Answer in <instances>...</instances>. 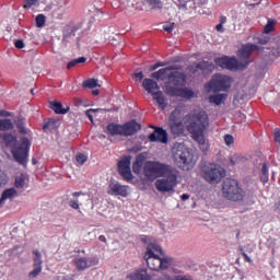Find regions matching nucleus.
Wrapping results in <instances>:
<instances>
[{"label": "nucleus", "instance_id": "0e129e2a", "mask_svg": "<svg viewBox=\"0 0 280 280\" xmlns=\"http://www.w3.org/2000/svg\"><path fill=\"white\" fill-rule=\"evenodd\" d=\"M33 163L36 164V160L33 159Z\"/></svg>", "mask_w": 280, "mask_h": 280}, {"label": "nucleus", "instance_id": "8fccbe9b", "mask_svg": "<svg viewBox=\"0 0 280 280\" xmlns=\"http://www.w3.org/2000/svg\"><path fill=\"white\" fill-rule=\"evenodd\" d=\"M217 32H224V24H218L215 27Z\"/></svg>", "mask_w": 280, "mask_h": 280}, {"label": "nucleus", "instance_id": "c03bdc74", "mask_svg": "<svg viewBox=\"0 0 280 280\" xmlns=\"http://www.w3.org/2000/svg\"><path fill=\"white\" fill-rule=\"evenodd\" d=\"M16 49H23V47H25V43L22 39H18L14 43Z\"/></svg>", "mask_w": 280, "mask_h": 280}, {"label": "nucleus", "instance_id": "4be33fe9", "mask_svg": "<svg viewBox=\"0 0 280 280\" xmlns=\"http://www.w3.org/2000/svg\"><path fill=\"white\" fill-rule=\"evenodd\" d=\"M12 198H16V189L14 188L5 189L2 192V196L0 198V207H3V205L5 203V200H12Z\"/></svg>", "mask_w": 280, "mask_h": 280}, {"label": "nucleus", "instance_id": "2eb2a0df", "mask_svg": "<svg viewBox=\"0 0 280 280\" xmlns=\"http://www.w3.org/2000/svg\"><path fill=\"white\" fill-rule=\"evenodd\" d=\"M100 264V259L97 257H78L74 259L75 268L79 270H86V268H93V266H97Z\"/></svg>", "mask_w": 280, "mask_h": 280}, {"label": "nucleus", "instance_id": "cd10ccee", "mask_svg": "<svg viewBox=\"0 0 280 280\" xmlns=\"http://www.w3.org/2000/svg\"><path fill=\"white\" fill-rule=\"evenodd\" d=\"M59 127L60 120L50 118L47 122H45L44 130H57Z\"/></svg>", "mask_w": 280, "mask_h": 280}, {"label": "nucleus", "instance_id": "f257e3e1", "mask_svg": "<svg viewBox=\"0 0 280 280\" xmlns=\"http://www.w3.org/2000/svg\"><path fill=\"white\" fill-rule=\"evenodd\" d=\"M151 78L164 82L165 93L171 97H182L183 100H192V97H196L194 90L180 88L187 84V75L174 66L162 68L153 72Z\"/></svg>", "mask_w": 280, "mask_h": 280}, {"label": "nucleus", "instance_id": "6ab92c4d", "mask_svg": "<svg viewBox=\"0 0 280 280\" xmlns=\"http://www.w3.org/2000/svg\"><path fill=\"white\" fill-rule=\"evenodd\" d=\"M142 85L144 91H147V93H149L150 95H154V93H156L154 91H159V89H161L159 86V83L153 79H143Z\"/></svg>", "mask_w": 280, "mask_h": 280}, {"label": "nucleus", "instance_id": "4d7b16f0", "mask_svg": "<svg viewBox=\"0 0 280 280\" xmlns=\"http://www.w3.org/2000/svg\"><path fill=\"white\" fill-rule=\"evenodd\" d=\"M182 200H189V195L187 194L182 195Z\"/></svg>", "mask_w": 280, "mask_h": 280}, {"label": "nucleus", "instance_id": "bf43d9fd", "mask_svg": "<svg viewBox=\"0 0 280 280\" xmlns=\"http://www.w3.org/2000/svg\"><path fill=\"white\" fill-rule=\"evenodd\" d=\"M93 95H100V91H97V90H93Z\"/></svg>", "mask_w": 280, "mask_h": 280}, {"label": "nucleus", "instance_id": "393cba45", "mask_svg": "<svg viewBox=\"0 0 280 280\" xmlns=\"http://www.w3.org/2000/svg\"><path fill=\"white\" fill-rule=\"evenodd\" d=\"M197 69H200L202 73H212V71L215 69V65L209 61H201L197 65Z\"/></svg>", "mask_w": 280, "mask_h": 280}, {"label": "nucleus", "instance_id": "58836bf2", "mask_svg": "<svg viewBox=\"0 0 280 280\" xmlns=\"http://www.w3.org/2000/svg\"><path fill=\"white\" fill-rule=\"evenodd\" d=\"M5 183H8V175H5V172L0 170V187L5 185Z\"/></svg>", "mask_w": 280, "mask_h": 280}, {"label": "nucleus", "instance_id": "13d9d810", "mask_svg": "<svg viewBox=\"0 0 280 280\" xmlns=\"http://www.w3.org/2000/svg\"><path fill=\"white\" fill-rule=\"evenodd\" d=\"M276 211H277V213H279V215H280V202L276 206Z\"/></svg>", "mask_w": 280, "mask_h": 280}, {"label": "nucleus", "instance_id": "c756f323", "mask_svg": "<svg viewBox=\"0 0 280 280\" xmlns=\"http://www.w3.org/2000/svg\"><path fill=\"white\" fill-rule=\"evenodd\" d=\"M83 89H96L100 86L97 79H88L82 83Z\"/></svg>", "mask_w": 280, "mask_h": 280}, {"label": "nucleus", "instance_id": "473e14b6", "mask_svg": "<svg viewBox=\"0 0 280 280\" xmlns=\"http://www.w3.org/2000/svg\"><path fill=\"white\" fill-rule=\"evenodd\" d=\"M84 62H86V58L80 57L78 59H74V60L68 62L67 69H73V67H75V65H82Z\"/></svg>", "mask_w": 280, "mask_h": 280}, {"label": "nucleus", "instance_id": "dca6fc26", "mask_svg": "<svg viewBox=\"0 0 280 280\" xmlns=\"http://www.w3.org/2000/svg\"><path fill=\"white\" fill-rule=\"evenodd\" d=\"M118 172L125 180H132V172L130 171V158H122L118 162Z\"/></svg>", "mask_w": 280, "mask_h": 280}, {"label": "nucleus", "instance_id": "20e7f679", "mask_svg": "<svg viewBox=\"0 0 280 280\" xmlns=\"http://www.w3.org/2000/svg\"><path fill=\"white\" fill-rule=\"evenodd\" d=\"M16 138L12 136V133H5L3 136V144L7 148H12L11 154L13 155V159L20 165H27V159L30 156V147L32 143L30 142V139L27 138H22V142L19 147H16Z\"/></svg>", "mask_w": 280, "mask_h": 280}, {"label": "nucleus", "instance_id": "c85d7f7f", "mask_svg": "<svg viewBox=\"0 0 280 280\" xmlns=\"http://www.w3.org/2000/svg\"><path fill=\"white\" fill-rule=\"evenodd\" d=\"M224 100H226V94H214L209 97L210 103L217 106H220Z\"/></svg>", "mask_w": 280, "mask_h": 280}, {"label": "nucleus", "instance_id": "f8f14e48", "mask_svg": "<svg viewBox=\"0 0 280 280\" xmlns=\"http://www.w3.org/2000/svg\"><path fill=\"white\" fill-rule=\"evenodd\" d=\"M231 78L224 74H214L210 82L206 84L208 93H219L220 91H229L231 89Z\"/></svg>", "mask_w": 280, "mask_h": 280}, {"label": "nucleus", "instance_id": "338daca9", "mask_svg": "<svg viewBox=\"0 0 280 280\" xmlns=\"http://www.w3.org/2000/svg\"><path fill=\"white\" fill-rule=\"evenodd\" d=\"M5 115H7V116H10V114H8V113H7Z\"/></svg>", "mask_w": 280, "mask_h": 280}, {"label": "nucleus", "instance_id": "a19ab883", "mask_svg": "<svg viewBox=\"0 0 280 280\" xmlns=\"http://www.w3.org/2000/svg\"><path fill=\"white\" fill-rule=\"evenodd\" d=\"M69 207H71V209L78 210L80 209V202L78 200H70Z\"/></svg>", "mask_w": 280, "mask_h": 280}, {"label": "nucleus", "instance_id": "6e6d98bb", "mask_svg": "<svg viewBox=\"0 0 280 280\" xmlns=\"http://www.w3.org/2000/svg\"><path fill=\"white\" fill-rule=\"evenodd\" d=\"M98 240H100V242H103L104 244H106V236L105 235H100Z\"/></svg>", "mask_w": 280, "mask_h": 280}, {"label": "nucleus", "instance_id": "69168bd1", "mask_svg": "<svg viewBox=\"0 0 280 280\" xmlns=\"http://www.w3.org/2000/svg\"><path fill=\"white\" fill-rule=\"evenodd\" d=\"M103 139H106V136H103Z\"/></svg>", "mask_w": 280, "mask_h": 280}, {"label": "nucleus", "instance_id": "a18cd8bd", "mask_svg": "<svg viewBox=\"0 0 280 280\" xmlns=\"http://www.w3.org/2000/svg\"><path fill=\"white\" fill-rule=\"evenodd\" d=\"M276 143L280 144V129H276L273 132Z\"/></svg>", "mask_w": 280, "mask_h": 280}, {"label": "nucleus", "instance_id": "052dcab7", "mask_svg": "<svg viewBox=\"0 0 280 280\" xmlns=\"http://www.w3.org/2000/svg\"><path fill=\"white\" fill-rule=\"evenodd\" d=\"M63 40H69V36H68V35H65V36H63Z\"/></svg>", "mask_w": 280, "mask_h": 280}, {"label": "nucleus", "instance_id": "ea45409f", "mask_svg": "<svg viewBox=\"0 0 280 280\" xmlns=\"http://www.w3.org/2000/svg\"><path fill=\"white\" fill-rule=\"evenodd\" d=\"M86 155L82 153L77 155V162L79 163V165H84V163H86Z\"/></svg>", "mask_w": 280, "mask_h": 280}, {"label": "nucleus", "instance_id": "9b49d317", "mask_svg": "<svg viewBox=\"0 0 280 280\" xmlns=\"http://www.w3.org/2000/svg\"><path fill=\"white\" fill-rule=\"evenodd\" d=\"M162 177L163 178H160L155 182V188L161 194H172L176 185H178V175L176 174V171L172 168Z\"/></svg>", "mask_w": 280, "mask_h": 280}, {"label": "nucleus", "instance_id": "79ce46f5", "mask_svg": "<svg viewBox=\"0 0 280 280\" xmlns=\"http://www.w3.org/2000/svg\"><path fill=\"white\" fill-rule=\"evenodd\" d=\"M174 26H175V24L174 23H166V24H164V26H163V30L165 31V32H173L174 31Z\"/></svg>", "mask_w": 280, "mask_h": 280}, {"label": "nucleus", "instance_id": "4468645a", "mask_svg": "<svg viewBox=\"0 0 280 280\" xmlns=\"http://www.w3.org/2000/svg\"><path fill=\"white\" fill-rule=\"evenodd\" d=\"M33 267L34 269L28 273L30 279H36L43 272V254L40 250H33Z\"/></svg>", "mask_w": 280, "mask_h": 280}, {"label": "nucleus", "instance_id": "39448f33", "mask_svg": "<svg viewBox=\"0 0 280 280\" xmlns=\"http://www.w3.org/2000/svg\"><path fill=\"white\" fill-rule=\"evenodd\" d=\"M171 154L177 167L185 172L194 170V166L196 165L194 153H191L184 143H175L171 150Z\"/></svg>", "mask_w": 280, "mask_h": 280}, {"label": "nucleus", "instance_id": "f3484780", "mask_svg": "<svg viewBox=\"0 0 280 280\" xmlns=\"http://www.w3.org/2000/svg\"><path fill=\"white\" fill-rule=\"evenodd\" d=\"M151 143H167V131L161 127H155L154 131L149 136Z\"/></svg>", "mask_w": 280, "mask_h": 280}, {"label": "nucleus", "instance_id": "5fc2aeb1", "mask_svg": "<svg viewBox=\"0 0 280 280\" xmlns=\"http://www.w3.org/2000/svg\"><path fill=\"white\" fill-rule=\"evenodd\" d=\"M226 23V16H221L220 18V24L224 25Z\"/></svg>", "mask_w": 280, "mask_h": 280}, {"label": "nucleus", "instance_id": "aec40b11", "mask_svg": "<svg viewBox=\"0 0 280 280\" xmlns=\"http://www.w3.org/2000/svg\"><path fill=\"white\" fill-rule=\"evenodd\" d=\"M50 108L56 113V115H67L70 110L69 105L66 107L62 106V103L58 101L50 102Z\"/></svg>", "mask_w": 280, "mask_h": 280}, {"label": "nucleus", "instance_id": "1a4fd4ad", "mask_svg": "<svg viewBox=\"0 0 280 280\" xmlns=\"http://www.w3.org/2000/svg\"><path fill=\"white\" fill-rule=\"evenodd\" d=\"M201 176L206 183L218 185L226 176V171L220 164L210 163L202 167Z\"/></svg>", "mask_w": 280, "mask_h": 280}, {"label": "nucleus", "instance_id": "2f4dec72", "mask_svg": "<svg viewBox=\"0 0 280 280\" xmlns=\"http://www.w3.org/2000/svg\"><path fill=\"white\" fill-rule=\"evenodd\" d=\"M141 167H143V161H141V156H138L136 162L133 163L132 171L135 172V174H140Z\"/></svg>", "mask_w": 280, "mask_h": 280}, {"label": "nucleus", "instance_id": "7ed1b4c3", "mask_svg": "<svg viewBox=\"0 0 280 280\" xmlns=\"http://www.w3.org/2000/svg\"><path fill=\"white\" fill-rule=\"evenodd\" d=\"M255 49H257V45L247 44L238 50L240 61L235 58L221 57L215 58L214 62L218 67H221V69H229L230 71L234 69H246V67L250 65L248 58H250V54H253Z\"/></svg>", "mask_w": 280, "mask_h": 280}, {"label": "nucleus", "instance_id": "f03ea898", "mask_svg": "<svg viewBox=\"0 0 280 280\" xmlns=\"http://www.w3.org/2000/svg\"><path fill=\"white\" fill-rule=\"evenodd\" d=\"M186 128L194 141L198 143L203 154L209 152V140L206 132L209 130V115L205 110L195 109L185 116Z\"/></svg>", "mask_w": 280, "mask_h": 280}, {"label": "nucleus", "instance_id": "9d476101", "mask_svg": "<svg viewBox=\"0 0 280 280\" xmlns=\"http://www.w3.org/2000/svg\"><path fill=\"white\" fill-rule=\"evenodd\" d=\"M171 170H173L172 166L167 164L149 161L144 165V176L148 180H156V178H162Z\"/></svg>", "mask_w": 280, "mask_h": 280}, {"label": "nucleus", "instance_id": "bb28decb", "mask_svg": "<svg viewBox=\"0 0 280 280\" xmlns=\"http://www.w3.org/2000/svg\"><path fill=\"white\" fill-rule=\"evenodd\" d=\"M13 128H14V122H12V119L10 118L0 119V130L5 132L8 130H12Z\"/></svg>", "mask_w": 280, "mask_h": 280}, {"label": "nucleus", "instance_id": "3c124183", "mask_svg": "<svg viewBox=\"0 0 280 280\" xmlns=\"http://www.w3.org/2000/svg\"><path fill=\"white\" fill-rule=\"evenodd\" d=\"M135 75L138 78V80H143V72H137Z\"/></svg>", "mask_w": 280, "mask_h": 280}, {"label": "nucleus", "instance_id": "7c9ffc66", "mask_svg": "<svg viewBox=\"0 0 280 280\" xmlns=\"http://www.w3.org/2000/svg\"><path fill=\"white\" fill-rule=\"evenodd\" d=\"M242 159H244L240 153L231 154L229 158L230 165H237L238 163H242Z\"/></svg>", "mask_w": 280, "mask_h": 280}, {"label": "nucleus", "instance_id": "49530a36", "mask_svg": "<svg viewBox=\"0 0 280 280\" xmlns=\"http://www.w3.org/2000/svg\"><path fill=\"white\" fill-rule=\"evenodd\" d=\"M162 280H178V276L164 275Z\"/></svg>", "mask_w": 280, "mask_h": 280}, {"label": "nucleus", "instance_id": "ddd939ff", "mask_svg": "<svg viewBox=\"0 0 280 280\" xmlns=\"http://www.w3.org/2000/svg\"><path fill=\"white\" fill-rule=\"evenodd\" d=\"M168 124L172 135H183L185 125H183V112L180 107H176L175 110L171 113Z\"/></svg>", "mask_w": 280, "mask_h": 280}, {"label": "nucleus", "instance_id": "864d4df0", "mask_svg": "<svg viewBox=\"0 0 280 280\" xmlns=\"http://www.w3.org/2000/svg\"><path fill=\"white\" fill-rule=\"evenodd\" d=\"M72 196L74 198H78V196H84V194L82 191H75V192L72 194Z\"/></svg>", "mask_w": 280, "mask_h": 280}, {"label": "nucleus", "instance_id": "b1692460", "mask_svg": "<svg viewBox=\"0 0 280 280\" xmlns=\"http://www.w3.org/2000/svg\"><path fill=\"white\" fill-rule=\"evenodd\" d=\"M27 183H28V179H27V175L25 174H21L15 177V187L21 191H23L27 187Z\"/></svg>", "mask_w": 280, "mask_h": 280}, {"label": "nucleus", "instance_id": "72a5a7b5", "mask_svg": "<svg viewBox=\"0 0 280 280\" xmlns=\"http://www.w3.org/2000/svg\"><path fill=\"white\" fill-rule=\"evenodd\" d=\"M100 112H102V109L100 108H96V109L90 108L85 110V115L90 119V121L93 124V117H95V114Z\"/></svg>", "mask_w": 280, "mask_h": 280}, {"label": "nucleus", "instance_id": "09e8293b", "mask_svg": "<svg viewBox=\"0 0 280 280\" xmlns=\"http://www.w3.org/2000/svg\"><path fill=\"white\" fill-rule=\"evenodd\" d=\"M243 257L245 261H247L248 264H253V259H250V257L248 256V254H246V252H243Z\"/></svg>", "mask_w": 280, "mask_h": 280}, {"label": "nucleus", "instance_id": "4c0bfd02", "mask_svg": "<svg viewBox=\"0 0 280 280\" xmlns=\"http://www.w3.org/2000/svg\"><path fill=\"white\" fill-rule=\"evenodd\" d=\"M234 142H235V139L233 138V136L231 135L224 136V143L225 145H228V148H231V145H233Z\"/></svg>", "mask_w": 280, "mask_h": 280}, {"label": "nucleus", "instance_id": "e2e57ef3", "mask_svg": "<svg viewBox=\"0 0 280 280\" xmlns=\"http://www.w3.org/2000/svg\"><path fill=\"white\" fill-rule=\"evenodd\" d=\"M71 36L75 37V33L72 32Z\"/></svg>", "mask_w": 280, "mask_h": 280}, {"label": "nucleus", "instance_id": "5701e85b", "mask_svg": "<svg viewBox=\"0 0 280 280\" xmlns=\"http://www.w3.org/2000/svg\"><path fill=\"white\" fill-rule=\"evenodd\" d=\"M153 100L159 104L160 108L165 109L167 108V101L165 100V95L163 92L158 91L152 94Z\"/></svg>", "mask_w": 280, "mask_h": 280}, {"label": "nucleus", "instance_id": "de8ad7c7", "mask_svg": "<svg viewBox=\"0 0 280 280\" xmlns=\"http://www.w3.org/2000/svg\"><path fill=\"white\" fill-rule=\"evenodd\" d=\"M159 67H165V65L161 63V62H158V63H155L151 67V71H156V69H159Z\"/></svg>", "mask_w": 280, "mask_h": 280}, {"label": "nucleus", "instance_id": "412c9836", "mask_svg": "<svg viewBox=\"0 0 280 280\" xmlns=\"http://www.w3.org/2000/svg\"><path fill=\"white\" fill-rule=\"evenodd\" d=\"M128 280H150L145 269L137 270L127 276Z\"/></svg>", "mask_w": 280, "mask_h": 280}, {"label": "nucleus", "instance_id": "680f3d73", "mask_svg": "<svg viewBox=\"0 0 280 280\" xmlns=\"http://www.w3.org/2000/svg\"><path fill=\"white\" fill-rule=\"evenodd\" d=\"M240 250H241V255H243L244 252V247H240Z\"/></svg>", "mask_w": 280, "mask_h": 280}, {"label": "nucleus", "instance_id": "603ef678", "mask_svg": "<svg viewBox=\"0 0 280 280\" xmlns=\"http://www.w3.org/2000/svg\"><path fill=\"white\" fill-rule=\"evenodd\" d=\"M18 129L20 130V132H23V133L26 132L25 127H23V125H21V124H18Z\"/></svg>", "mask_w": 280, "mask_h": 280}, {"label": "nucleus", "instance_id": "0eeeda50", "mask_svg": "<svg viewBox=\"0 0 280 280\" xmlns=\"http://www.w3.org/2000/svg\"><path fill=\"white\" fill-rule=\"evenodd\" d=\"M139 130H141V125L136 120H130L124 125L112 122L106 127V131L112 137H132Z\"/></svg>", "mask_w": 280, "mask_h": 280}, {"label": "nucleus", "instance_id": "e433bc0d", "mask_svg": "<svg viewBox=\"0 0 280 280\" xmlns=\"http://www.w3.org/2000/svg\"><path fill=\"white\" fill-rule=\"evenodd\" d=\"M275 30V21L268 20L267 25L265 26V34H270Z\"/></svg>", "mask_w": 280, "mask_h": 280}, {"label": "nucleus", "instance_id": "a211bd4d", "mask_svg": "<svg viewBox=\"0 0 280 280\" xmlns=\"http://www.w3.org/2000/svg\"><path fill=\"white\" fill-rule=\"evenodd\" d=\"M109 196H122L126 198L128 196V186H124L117 182L109 184Z\"/></svg>", "mask_w": 280, "mask_h": 280}, {"label": "nucleus", "instance_id": "f704fd0d", "mask_svg": "<svg viewBox=\"0 0 280 280\" xmlns=\"http://www.w3.org/2000/svg\"><path fill=\"white\" fill-rule=\"evenodd\" d=\"M260 179L262 183H268V165L262 164Z\"/></svg>", "mask_w": 280, "mask_h": 280}, {"label": "nucleus", "instance_id": "a878e982", "mask_svg": "<svg viewBox=\"0 0 280 280\" xmlns=\"http://www.w3.org/2000/svg\"><path fill=\"white\" fill-rule=\"evenodd\" d=\"M143 5L149 8V10H161V8H163V2H161V0H145Z\"/></svg>", "mask_w": 280, "mask_h": 280}, {"label": "nucleus", "instance_id": "c9c22d12", "mask_svg": "<svg viewBox=\"0 0 280 280\" xmlns=\"http://www.w3.org/2000/svg\"><path fill=\"white\" fill-rule=\"evenodd\" d=\"M36 21V26L37 27H44L45 26V15L38 14L35 19Z\"/></svg>", "mask_w": 280, "mask_h": 280}, {"label": "nucleus", "instance_id": "6e6552de", "mask_svg": "<svg viewBox=\"0 0 280 280\" xmlns=\"http://www.w3.org/2000/svg\"><path fill=\"white\" fill-rule=\"evenodd\" d=\"M222 196L232 202L244 200V190L240 187V182L233 178H226L222 184Z\"/></svg>", "mask_w": 280, "mask_h": 280}, {"label": "nucleus", "instance_id": "37998d69", "mask_svg": "<svg viewBox=\"0 0 280 280\" xmlns=\"http://www.w3.org/2000/svg\"><path fill=\"white\" fill-rule=\"evenodd\" d=\"M38 3V0H25L24 8H32L33 5H36Z\"/></svg>", "mask_w": 280, "mask_h": 280}, {"label": "nucleus", "instance_id": "423d86ee", "mask_svg": "<svg viewBox=\"0 0 280 280\" xmlns=\"http://www.w3.org/2000/svg\"><path fill=\"white\" fill-rule=\"evenodd\" d=\"M161 255H163V249L159 244L151 243L148 245L144 259L150 270H167L170 268V258H161Z\"/></svg>", "mask_w": 280, "mask_h": 280}]
</instances>
